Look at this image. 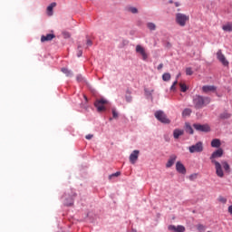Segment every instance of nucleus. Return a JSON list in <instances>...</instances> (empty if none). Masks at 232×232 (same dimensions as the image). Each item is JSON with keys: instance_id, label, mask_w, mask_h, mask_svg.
Returning <instances> with one entry per match:
<instances>
[{"instance_id": "1", "label": "nucleus", "mask_w": 232, "mask_h": 232, "mask_svg": "<svg viewBox=\"0 0 232 232\" xmlns=\"http://www.w3.org/2000/svg\"><path fill=\"white\" fill-rule=\"evenodd\" d=\"M224 155V150L218 149L216 151H214L210 156L211 163L214 164L216 168V175L222 179L224 177V170H222V168L225 169L227 173L231 172V167L229 166V163L226 160H222L221 163L218 162L216 159H220Z\"/></svg>"}, {"instance_id": "2", "label": "nucleus", "mask_w": 232, "mask_h": 232, "mask_svg": "<svg viewBox=\"0 0 232 232\" xmlns=\"http://www.w3.org/2000/svg\"><path fill=\"white\" fill-rule=\"evenodd\" d=\"M209 102H211V98L209 97L196 95L193 98V104L196 110H202V108H204V106H208Z\"/></svg>"}, {"instance_id": "3", "label": "nucleus", "mask_w": 232, "mask_h": 232, "mask_svg": "<svg viewBox=\"0 0 232 232\" xmlns=\"http://www.w3.org/2000/svg\"><path fill=\"white\" fill-rule=\"evenodd\" d=\"M189 21V15L184 14L182 13L176 14V23L179 26L184 27Z\"/></svg>"}, {"instance_id": "4", "label": "nucleus", "mask_w": 232, "mask_h": 232, "mask_svg": "<svg viewBox=\"0 0 232 232\" xmlns=\"http://www.w3.org/2000/svg\"><path fill=\"white\" fill-rule=\"evenodd\" d=\"M75 197H77V194H75L73 190H71V193H65L62 198L64 206H73V198H75Z\"/></svg>"}, {"instance_id": "5", "label": "nucleus", "mask_w": 232, "mask_h": 232, "mask_svg": "<svg viewBox=\"0 0 232 232\" xmlns=\"http://www.w3.org/2000/svg\"><path fill=\"white\" fill-rule=\"evenodd\" d=\"M154 115L156 119L160 121V122H162L163 124H169L170 121L168 119V116H166L164 111H157Z\"/></svg>"}, {"instance_id": "6", "label": "nucleus", "mask_w": 232, "mask_h": 232, "mask_svg": "<svg viewBox=\"0 0 232 232\" xmlns=\"http://www.w3.org/2000/svg\"><path fill=\"white\" fill-rule=\"evenodd\" d=\"M189 153H202L204 151V144L198 141L195 145L188 147Z\"/></svg>"}, {"instance_id": "7", "label": "nucleus", "mask_w": 232, "mask_h": 232, "mask_svg": "<svg viewBox=\"0 0 232 232\" xmlns=\"http://www.w3.org/2000/svg\"><path fill=\"white\" fill-rule=\"evenodd\" d=\"M136 53H138V55H140L142 61H148V53L146 52V49L140 45V44H138L136 45Z\"/></svg>"}, {"instance_id": "8", "label": "nucleus", "mask_w": 232, "mask_h": 232, "mask_svg": "<svg viewBox=\"0 0 232 232\" xmlns=\"http://www.w3.org/2000/svg\"><path fill=\"white\" fill-rule=\"evenodd\" d=\"M106 104H108V101L104 99L97 100L94 102V106L97 108V111H104L106 110Z\"/></svg>"}, {"instance_id": "9", "label": "nucleus", "mask_w": 232, "mask_h": 232, "mask_svg": "<svg viewBox=\"0 0 232 232\" xmlns=\"http://www.w3.org/2000/svg\"><path fill=\"white\" fill-rule=\"evenodd\" d=\"M217 58L223 66H229V62L226 59V55L222 53V50H218L217 53Z\"/></svg>"}, {"instance_id": "10", "label": "nucleus", "mask_w": 232, "mask_h": 232, "mask_svg": "<svg viewBox=\"0 0 232 232\" xmlns=\"http://www.w3.org/2000/svg\"><path fill=\"white\" fill-rule=\"evenodd\" d=\"M193 128L197 130V131H203L205 133H208V131L210 130L209 125L208 124H198V123H194L193 124Z\"/></svg>"}, {"instance_id": "11", "label": "nucleus", "mask_w": 232, "mask_h": 232, "mask_svg": "<svg viewBox=\"0 0 232 232\" xmlns=\"http://www.w3.org/2000/svg\"><path fill=\"white\" fill-rule=\"evenodd\" d=\"M139 155H140V150H133L130 157H129V160L130 162V164H136L137 160H139Z\"/></svg>"}, {"instance_id": "12", "label": "nucleus", "mask_w": 232, "mask_h": 232, "mask_svg": "<svg viewBox=\"0 0 232 232\" xmlns=\"http://www.w3.org/2000/svg\"><path fill=\"white\" fill-rule=\"evenodd\" d=\"M169 230L173 232H184L186 231V227L181 225H179V226L169 225Z\"/></svg>"}, {"instance_id": "13", "label": "nucleus", "mask_w": 232, "mask_h": 232, "mask_svg": "<svg viewBox=\"0 0 232 232\" xmlns=\"http://www.w3.org/2000/svg\"><path fill=\"white\" fill-rule=\"evenodd\" d=\"M203 93H210L217 92V86L215 85H204L202 87Z\"/></svg>"}, {"instance_id": "14", "label": "nucleus", "mask_w": 232, "mask_h": 232, "mask_svg": "<svg viewBox=\"0 0 232 232\" xmlns=\"http://www.w3.org/2000/svg\"><path fill=\"white\" fill-rule=\"evenodd\" d=\"M176 169L179 173H181L182 175H186V167L184 164H182L181 161L176 162Z\"/></svg>"}, {"instance_id": "15", "label": "nucleus", "mask_w": 232, "mask_h": 232, "mask_svg": "<svg viewBox=\"0 0 232 232\" xmlns=\"http://www.w3.org/2000/svg\"><path fill=\"white\" fill-rule=\"evenodd\" d=\"M176 161H177V155L175 154L170 155L166 163V168H171Z\"/></svg>"}, {"instance_id": "16", "label": "nucleus", "mask_w": 232, "mask_h": 232, "mask_svg": "<svg viewBox=\"0 0 232 232\" xmlns=\"http://www.w3.org/2000/svg\"><path fill=\"white\" fill-rule=\"evenodd\" d=\"M55 6H57V3L53 2L47 7L46 12L49 17H52V15H53V8H55Z\"/></svg>"}, {"instance_id": "17", "label": "nucleus", "mask_w": 232, "mask_h": 232, "mask_svg": "<svg viewBox=\"0 0 232 232\" xmlns=\"http://www.w3.org/2000/svg\"><path fill=\"white\" fill-rule=\"evenodd\" d=\"M53 39H55V34H48L46 35H42L41 43H46L48 41H52Z\"/></svg>"}, {"instance_id": "18", "label": "nucleus", "mask_w": 232, "mask_h": 232, "mask_svg": "<svg viewBox=\"0 0 232 232\" xmlns=\"http://www.w3.org/2000/svg\"><path fill=\"white\" fill-rule=\"evenodd\" d=\"M181 135H184V130H179V129L174 130V131H173L174 139H179V137H181Z\"/></svg>"}, {"instance_id": "19", "label": "nucleus", "mask_w": 232, "mask_h": 232, "mask_svg": "<svg viewBox=\"0 0 232 232\" xmlns=\"http://www.w3.org/2000/svg\"><path fill=\"white\" fill-rule=\"evenodd\" d=\"M222 146V142H220V140L218 139H214L211 141V147L212 148H220Z\"/></svg>"}, {"instance_id": "20", "label": "nucleus", "mask_w": 232, "mask_h": 232, "mask_svg": "<svg viewBox=\"0 0 232 232\" xmlns=\"http://www.w3.org/2000/svg\"><path fill=\"white\" fill-rule=\"evenodd\" d=\"M185 131L189 133V135H193L194 133L193 127H191V125L188 122L185 123Z\"/></svg>"}, {"instance_id": "21", "label": "nucleus", "mask_w": 232, "mask_h": 232, "mask_svg": "<svg viewBox=\"0 0 232 232\" xmlns=\"http://www.w3.org/2000/svg\"><path fill=\"white\" fill-rule=\"evenodd\" d=\"M191 113H193V111L189 108H186L182 111V117H184V118L189 117L191 115Z\"/></svg>"}, {"instance_id": "22", "label": "nucleus", "mask_w": 232, "mask_h": 232, "mask_svg": "<svg viewBox=\"0 0 232 232\" xmlns=\"http://www.w3.org/2000/svg\"><path fill=\"white\" fill-rule=\"evenodd\" d=\"M61 72H63V73H64L66 75V77H72L73 76V72H72V71L68 70L67 68H62Z\"/></svg>"}, {"instance_id": "23", "label": "nucleus", "mask_w": 232, "mask_h": 232, "mask_svg": "<svg viewBox=\"0 0 232 232\" xmlns=\"http://www.w3.org/2000/svg\"><path fill=\"white\" fill-rule=\"evenodd\" d=\"M222 29L224 30V32H232V24L228 23L223 25Z\"/></svg>"}, {"instance_id": "24", "label": "nucleus", "mask_w": 232, "mask_h": 232, "mask_svg": "<svg viewBox=\"0 0 232 232\" xmlns=\"http://www.w3.org/2000/svg\"><path fill=\"white\" fill-rule=\"evenodd\" d=\"M147 27L152 32L157 30V25L154 23H148Z\"/></svg>"}, {"instance_id": "25", "label": "nucleus", "mask_w": 232, "mask_h": 232, "mask_svg": "<svg viewBox=\"0 0 232 232\" xmlns=\"http://www.w3.org/2000/svg\"><path fill=\"white\" fill-rule=\"evenodd\" d=\"M171 79V74H169V72H165L162 75V80L165 82H168Z\"/></svg>"}, {"instance_id": "26", "label": "nucleus", "mask_w": 232, "mask_h": 232, "mask_svg": "<svg viewBox=\"0 0 232 232\" xmlns=\"http://www.w3.org/2000/svg\"><path fill=\"white\" fill-rule=\"evenodd\" d=\"M125 99L127 102H131L132 97H131V92L130 91L126 92Z\"/></svg>"}, {"instance_id": "27", "label": "nucleus", "mask_w": 232, "mask_h": 232, "mask_svg": "<svg viewBox=\"0 0 232 232\" xmlns=\"http://www.w3.org/2000/svg\"><path fill=\"white\" fill-rule=\"evenodd\" d=\"M128 12H130V14H139V10L133 6L128 7Z\"/></svg>"}, {"instance_id": "28", "label": "nucleus", "mask_w": 232, "mask_h": 232, "mask_svg": "<svg viewBox=\"0 0 232 232\" xmlns=\"http://www.w3.org/2000/svg\"><path fill=\"white\" fill-rule=\"evenodd\" d=\"M111 111L113 119H119V112H117V110L112 109Z\"/></svg>"}, {"instance_id": "29", "label": "nucleus", "mask_w": 232, "mask_h": 232, "mask_svg": "<svg viewBox=\"0 0 232 232\" xmlns=\"http://www.w3.org/2000/svg\"><path fill=\"white\" fill-rule=\"evenodd\" d=\"M229 117H231V114L227 113V112H225V113H222L220 115V118L221 119H229Z\"/></svg>"}, {"instance_id": "30", "label": "nucleus", "mask_w": 232, "mask_h": 232, "mask_svg": "<svg viewBox=\"0 0 232 232\" xmlns=\"http://www.w3.org/2000/svg\"><path fill=\"white\" fill-rule=\"evenodd\" d=\"M179 86H180L181 92H187V91H188V86H186V84L180 83Z\"/></svg>"}, {"instance_id": "31", "label": "nucleus", "mask_w": 232, "mask_h": 232, "mask_svg": "<svg viewBox=\"0 0 232 232\" xmlns=\"http://www.w3.org/2000/svg\"><path fill=\"white\" fill-rule=\"evenodd\" d=\"M197 229L199 232H202V231H204L206 229V227H204V225L199 224V225L197 226Z\"/></svg>"}, {"instance_id": "32", "label": "nucleus", "mask_w": 232, "mask_h": 232, "mask_svg": "<svg viewBox=\"0 0 232 232\" xmlns=\"http://www.w3.org/2000/svg\"><path fill=\"white\" fill-rule=\"evenodd\" d=\"M113 177H121V172L118 171L116 173L110 175L109 176L110 180H111V179H113Z\"/></svg>"}, {"instance_id": "33", "label": "nucleus", "mask_w": 232, "mask_h": 232, "mask_svg": "<svg viewBox=\"0 0 232 232\" xmlns=\"http://www.w3.org/2000/svg\"><path fill=\"white\" fill-rule=\"evenodd\" d=\"M218 201L221 202L222 204H226L227 202V199L222 196L218 198Z\"/></svg>"}, {"instance_id": "34", "label": "nucleus", "mask_w": 232, "mask_h": 232, "mask_svg": "<svg viewBox=\"0 0 232 232\" xmlns=\"http://www.w3.org/2000/svg\"><path fill=\"white\" fill-rule=\"evenodd\" d=\"M82 56V49H81V45L78 46L77 57Z\"/></svg>"}, {"instance_id": "35", "label": "nucleus", "mask_w": 232, "mask_h": 232, "mask_svg": "<svg viewBox=\"0 0 232 232\" xmlns=\"http://www.w3.org/2000/svg\"><path fill=\"white\" fill-rule=\"evenodd\" d=\"M193 73V70L191 69V67H188L186 69V74L187 75H191Z\"/></svg>"}, {"instance_id": "36", "label": "nucleus", "mask_w": 232, "mask_h": 232, "mask_svg": "<svg viewBox=\"0 0 232 232\" xmlns=\"http://www.w3.org/2000/svg\"><path fill=\"white\" fill-rule=\"evenodd\" d=\"M195 179H197V174H191V175L189 176V179H190V180H195Z\"/></svg>"}, {"instance_id": "37", "label": "nucleus", "mask_w": 232, "mask_h": 232, "mask_svg": "<svg viewBox=\"0 0 232 232\" xmlns=\"http://www.w3.org/2000/svg\"><path fill=\"white\" fill-rule=\"evenodd\" d=\"M179 82L176 80L174 82H173V84H172V86L170 87V90H175V86H177V83H178Z\"/></svg>"}, {"instance_id": "38", "label": "nucleus", "mask_w": 232, "mask_h": 232, "mask_svg": "<svg viewBox=\"0 0 232 232\" xmlns=\"http://www.w3.org/2000/svg\"><path fill=\"white\" fill-rule=\"evenodd\" d=\"M85 138L87 139V140H90L93 139V134L86 135Z\"/></svg>"}, {"instance_id": "39", "label": "nucleus", "mask_w": 232, "mask_h": 232, "mask_svg": "<svg viewBox=\"0 0 232 232\" xmlns=\"http://www.w3.org/2000/svg\"><path fill=\"white\" fill-rule=\"evenodd\" d=\"M63 37L65 39H68V37H70V34L69 33H63Z\"/></svg>"}, {"instance_id": "40", "label": "nucleus", "mask_w": 232, "mask_h": 232, "mask_svg": "<svg viewBox=\"0 0 232 232\" xmlns=\"http://www.w3.org/2000/svg\"><path fill=\"white\" fill-rule=\"evenodd\" d=\"M162 68H164V64L163 63H160L158 65V70H162Z\"/></svg>"}, {"instance_id": "41", "label": "nucleus", "mask_w": 232, "mask_h": 232, "mask_svg": "<svg viewBox=\"0 0 232 232\" xmlns=\"http://www.w3.org/2000/svg\"><path fill=\"white\" fill-rule=\"evenodd\" d=\"M92 44H93L92 40H87V46H92Z\"/></svg>"}, {"instance_id": "42", "label": "nucleus", "mask_w": 232, "mask_h": 232, "mask_svg": "<svg viewBox=\"0 0 232 232\" xmlns=\"http://www.w3.org/2000/svg\"><path fill=\"white\" fill-rule=\"evenodd\" d=\"M76 79L79 82H81V81H82V76L78 75Z\"/></svg>"}, {"instance_id": "43", "label": "nucleus", "mask_w": 232, "mask_h": 232, "mask_svg": "<svg viewBox=\"0 0 232 232\" xmlns=\"http://www.w3.org/2000/svg\"><path fill=\"white\" fill-rule=\"evenodd\" d=\"M228 213L232 215V205L228 207Z\"/></svg>"}, {"instance_id": "44", "label": "nucleus", "mask_w": 232, "mask_h": 232, "mask_svg": "<svg viewBox=\"0 0 232 232\" xmlns=\"http://www.w3.org/2000/svg\"><path fill=\"white\" fill-rule=\"evenodd\" d=\"M175 6L179 7V6H180V4L179 2H176Z\"/></svg>"}, {"instance_id": "45", "label": "nucleus", "mask_w": 232, "mask_h": 232, "mask_svg": "<svg viewBox=\"0 0 232 232\" xmlns=\"http://www.w3.org/2000/svg\"><path fill=\"white\" fill-rule=\"evenodd\" d=\"M180 75H181V74H180V72H179V73L177 75V79H179V77H180Z\"/></svg>"}, {"instance_id": "46", "label": "nucleus", "mask_w": 232, "mask_h": 232, "mask_svg": "<svg viewBox=\"0 0 232 232\" xmlns=\"http://www.w3.org/2000/svg\"><path fill=\"white\" fill-rule=\"evenodd\" d=\"M131 232H137V230H135V229H132V230H131Z\"/></svg>"}, {"instance_id": "47", "label": "nucleus", "mask_w": 232, "mask_h": 232, "mask_svg": "<svg viewBox=\"0 0 232 232\" xmlns=\"http://www.w3.org/2000/svg\"><path fill=\"white\" fill-rule=\"evenodd\" d=\"M109 121H113V119H112V118H110Z\"/></svg>"}, {"instance_id": "48", "label": "nucleus", "mask_w": 232, "mask_h": 232, "mask_svg": "<svg viewBox=\"0 0 232 232\" xmlns=\"http://www.w3.org/2000/svg\"><path fill=\"white\" fill-rule=\"evenodd\" d=\"M169 3H173V1H170Z\"/></svg>"}]
</instances>
